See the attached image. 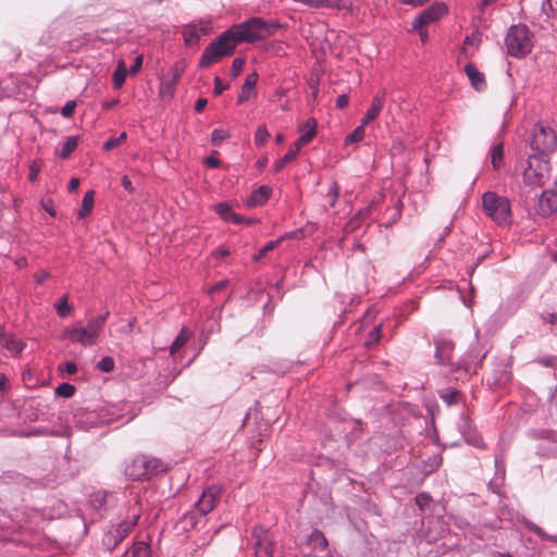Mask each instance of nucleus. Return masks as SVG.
<instances>
[{
  "label": "nucleus",
  "mask_w": 557,
  "mask_h": 557,
  "mask_svg": "<svg viewBox=\"0 0 557 557\" xmlns=\"http://www.w3.org/2000/svg\"><path fill=\"white\" fill-rule=\"evenodd\" d=\"M132 557H150L149 545L145 542H136L132 547Z\"/></svg>",
  "instance_id": "nucleus-40"
},
{
  "label": "nucleus",
  "mask_w": 557,
  "mask_h": 557,
  "mask_svg": "<svg viewBox=\"0 0 557 557\" xmlns=\"http://www.w3.org/2000/svg\"><path fill=\"white\" fill-rule=\"evenodd\" d=\"M184 72V65L176 62L168 73L161 78L159 96L163 101H169L174 97L176 84Z\"/></svg>",
  "instance_id": "nucleus-11"
},
{
  "label": "nucleus",
  "mask_w": 557,
  "mask_h": 557,
  "mask_svg": "<svg viewBox=\"0 0 557 557\" xmlns=\"http://www.w3.org/2000/svg\"><path fill=\"white\" fill-rule=\"evenodd\" d=\"M510 380V372L503 370L502 373L495 379L496 384H506Z\"/></svg>",
  "instance_id": "nucleus-62"
},
{
  "label": "nucleus",
  "mask_w": 557,
  "mask_h": 557,
  "mask_svg": "<svg viewBox=\"0 0 557 557\" xmlns=\"http://www.w3.org/2000/svg\"><path fill=\"white\" fill-rule=\"evenodd\" d=\"M252 536L255 539V556L273 557L274 543L270 540L268 531L263 527H255Z\"/></svg>",
  "instance_id": "nucleus-14"
},
{
  "label": "nucleus",
  "mask_w": 557,
  "mask_h": 557,
  "mask_svg": "<svg viewBox=\"0 0 557 557\" xmlns=\"http://www.w3.org/2000/svg\"><path fill=\"white\" fill-rule=\"evenodd\" d=\"M59 370L64 371L67 374H74L77 372V366H76V363L69 361L63 364H60Z\"/></svg>",
  "instance_id": "nucleus-58"
},
{
  "label": "nucleus",
  "mask_w": 557,
  "mask_h": 557,
  "mask_svg": "<svg viewBox=\"0 0 557 557\" xmlns=\"http://www.w3.org/2000/svg\"><path fill=\"white\" fill-rule=\"evenodd\" d=\"M231 222H232V223H234V224H237V225H239V224H247V225H250V224L256 223V222H257V220H256V219H250V218H249V219H247V218H244V216H242V215H239V214L235 213V215H234V218L232 219V221H231Z\"/></svg>",
  "instance_id": "nucleus-57"
},
{
  "label": "nucleus",
  "mask_w": 557,
  "mask_h": 557,
  "mask_svg": "<svg viewBox=\"0 0 557 557\" xmlns=\"http://www.w3.org/2000/svg\"><path fill=\"white\" fill-rule=\"evenodd\" d=\"M108 317L109 312L107 311L90 318L86 325L75 324L67 326L62 331L61 337L73 344H79L85 347L94 346L97 344L103 331Z\"/></svg>",
  "instance_id": "nucleus-4"
},
{
  "label": "nucleus",
  "mask_w": 557,
  "mask_h": 557,
  "mask_svg": "<svg viewBox=\"0 0 557 557\" xmlns=\"http://www.w3.org/2000/svg\"><path fill=\"white\" fill-rule=\"evenodd\" d=\"M438 395L444 403L451 406L458 403L460 393L457 389L446 388L442 389Z\"/></svg>",
  "instance_id": "nucleus-35"
},
{
  "label": "nucleus",
  "mask_w": 557,
  "mask_h": 557,
  "mask_svg": "<svg viewBox=\"0 0 557 557\" xmlns=\"http://www.w3.org/2000/svg\"><path fill=\"white\" fill-rule=\"evenodd\" d=\"M66 512V505L62 500H53L48 507L41 509L42 519L53 520Z\"/></svg>",
  "instance_id": "nucleus-22"
},
{
  "label": "nucleus",
  "mask_w": 557,
  "mask_h": 557,
  "mask_svg": "<svg viewBox=\"0 0 557 557\" xmlns=\"http://www.w3.org/2000/svg\"><path fill=\"white\" fill-rule=\"evenodd\" d=\"M495 479L490 482L491 488H493L494 485L502 484L505 479V468L503 461L498 457L495 458Z\"/></svg>",
  "instance_id": "nucleus-37"
},
{
  "label": "nucleus",
  "mask_w": 557,
  "mask_h": 557,
  "mask_svg": "<svg viewBox=\"0 0 557 557\" xmlns=\"http://www.w3.org/2000/svg\"><path fill=\"white\" fill-rule=\"evenodd\" d=\"M381 324L374 326L370 333H369V336H368V339L366 342V345L367 346H371V345H374L376 344L380 338H381Z\"/></svg>",
  "instance_id": "nucleus-47"
},
{
  "label": "nucleus",
  "mask_w": 557,
  "mask_h": 557,
  "mask_svg": "<svg viewBox=\"0 0 557 557\" xmlns=\"http://www.w3.org/2000/svg\"><path fill=\"white\" fill-rule=\"evenodd\" d=\"M193 335L194 332L189 327L183 326L178 335L175 337L172 345L170 346V355L174 356L181 348H183L188 343Z\"/></svg>",
  "instance_id": "nucleus-23"
},
{
  "label": "nucleus",
  "mask_w": 557,
  "mask_h": 557,
  "mask_svg": "<svg viewBox=\"0 0 557 557\" xmlns=\"http://www.w3.org/2000/svg\"><path fill=\"white\" fill-rule=\"evenodd\" d=\"M504 148L502 144H497L492 148V164L495 170H498L503 163Z\"/></svg>",
  "instance_id": "nucleus-39"
},
{
  "label": "nucleus",
  "mask_w": 557,
  "mask_h": 557,
  "mask_svg": "<svg viewBox=\"0 0 557 557\" xmlns=\"http://www.w3.org/2000/svg\"><path fill=\"white\" fill-rule=\"evenodd\" d=\"M206 34V28L197 27L196 25H188L183 30V38L186 45H197L200 37Z\"/></svg>",
  "instance_id": "nucleus-25"
},
{
  "label": "nucleus",
  "mask_w": 557,
  "mask_h": 557,
  "mask_svg": "<svg viewBox=\"0 0 557 557\" xmlns=\"http://www.w3.org/2000/svg\"><path fill=\"white\" fill-rule=\"evenodd\" d=\"M309 542L317 549H325L327 547V540L324 534L319 530H313L309 535Z\"/></svg>",
  "instance_id": "nucleus-33"
},
{
  "label": "nucleus",
  "mask_w": 557,
  "mask_h": 557,
  "mask_svg": "<svg viewBox=\"0 0 557 557\" xmlns=\"http://www.w3.org/2000/svg\"><path fill=\"white\" fill-rule=\"evenodd\" d=\"M317 121L315 119L307 120L306 124L300 127L301 135L294 143L299 149L307 145L317 134Z\"/></svg>",
  "instance_id": "nucleus-20"
},
{
  "label": "nucleus",
  "mask_w": 557,
  "mask_h": 557,
  "mask_svg": "<svg viewBox=\"0 0 557 557\" xmlns=\"http://www.w3.org/2000/svg\"><path fill=\"white\" fill-rule=\"evenodd\" d=\"M244 64H245V61L240 58H236L233 60L232 71H233L234 76H237L242 72Z\"/></svg>",
  "instance_id": "nucleus-59"
},
{
  "label": "nucleus",
  "mask_w": 557,
  "mask_h": 557,
  "mask_svg": "<svg viewBox=\"0 0 557 557\" xmlns=\"http://www.w3.org/2000/svg\"><path fill=\"white\" fill-rule=\"evenodd\" d=\"M221 487L211 485L203 490L200 498L196 503V509L201 516L211 512L221 498Z\"/></svg>",
  "instance_id": "nucleus-13"
},
{
  "label": "nucleus",
  "mask_w": 557,
  "mask_h": 557,
  "mask_svg": "<svg viewBox=\"0 0 557 557\" xmlns=\"http://www.w3.org/2000/svg\"><path fill=\"white\" fill-rule=\"evenodd\" d=\"M0 345L4 347L8 351L11 352L12 356L18 355L23 349V344L21 341L5 336L3 331L0 329Z\"/></svg>",
  "instance_id": "nucleus-27"
},
{
  "label": "nucleus",
  "mask_w": 557,
  "mask_h": 557,
  "mask_svg": "<svg viewBox=\"0 0 557 557\" xmlns=\"http://www.w3.org/2000/svg\"><path fill=\"white\" fill-rule=\"evenodd\" d=\"M531 149L534 154L548 157L557 149V135L555 131L539 122L534 125L531 136Z\"/></svg>",
  "instance_id": "nucleus-8"
},
{
  "label": "nucleus",
  "mask_w": 557,
  "mask_h": 557,
  "mask_svg": "<svg viewBox=\"0 0 557 557\" xmlns=\"http://www.w3.org/2000/svg\"><path fill=\"white\" fill-rule=\"evenodd\" d=\"M537 211L542 216H548L557 211V194L553 189L542 193Z\"/></svg>",
  "instance_id": "nucleus-16"
},
{
  "label": "nucleus",
  "mask_w": 557,
  "mask_h": 557,
  "mask_svg": "<svg viewBox=\"0 0 557 557\" xmlns=\"http://www.w3.org/2000/svg\"><path fill=\"white\" fill-rule=\"evenodd\" d=\"M97 369L106 373L112 372L114 370L113 358L110 356L103 357L101 360L98 361Z\"/></svg>",
  "instance_id": "nucleus-44"
},
{
  "label": "nucleus",
  "mask_w": 557,
  "mask_h": 557,
  "mask_svg": "<svg viewBox=\"0 0 557 557\" xmlns=\"http://www.w3.org/2000/svg\"><path fill=\"white\" fill-rule=\"evenodd\" d=\"M276 27L278 25L260 17H251L243 23L233 25L208 45L200 59V67H207L223 57L232 54L240 42H255L264 38Z\"/></svg>",
  "instance_id": "nucleus-1"
},
{
  "label": "nucleus",
  "mask_w": 557,
  "mask_h": 557,
  "mask_svg": "<svg viewBox=\"0 0 557 557\" xmlns=\"http://www.w3.org/2000/svg\"><path fill=\"white\" fill-rule=\"evenodd\" d=\"M121 184H122L123 188L125 190H127L128 193H133L134 191V187H133L132 181L129 180V177L127 175H124L122 177Z\"/></svg>",
  "instance_id": "nucleus-64"
},
{
  "label": "nucleus",
  "mask_w": 557,
  "mask_h": 557,
  "mask_svg": "<svg viewBox=\"0 0 557 557\" xmlns=\"http://www.w3.org/2000/svg\"><path fill=\"white\" fill-rule=\"evenodd\" d=\"M348 103H349V98L346 95H341L336 99V107L338 109H344L345 107L348 106Z\"/></svg>",
  "instance_id": "nucleus-63"
},
{
  "label": "nucleus",
  "mask_w": 557,
  "mask_h": 557,
  "mask_svg": "<svg viewBox=\"0 0 557 557\" xmlns=\"http://www.w3.org/2000/svg\"><path fill=\"white\" fill-rule=\"evenodd\" d=\"M144 57L137 55L134 60L133 65L129 67V73L135 75L143 66Z\"/></svg>",
  "instance_id": "nucleus-60"
},
{
  "label": "nucleus",
  "mask_w": 557,
  "mask_h": 557,
  "mask_svg": "<svg viewBox=\"0 0 557 557\" xmlns=\"http://www.w3.org/2000/svg\"><path fill=\"white\" fill-rule=\"evenodd\" d=\"M321 8H332L350 11L352 4L351 2H348L346 0H322Z\"/></svg>",
  "instance_id": "nucleus-38"
},
{
  "label": "nucleus",
  "mask_w": 557,
  "mask_h": 557,
  "mask_svg": "<svg viewBox=\"0 0 557 557\" xmlns=\"http://www.w3.org/2000/svg\"><path fill=\"white\" fill-rule=\"evenodd\" d=\"M282 242L280 238H277L275 240L268 242L262 248H260L259 252L253 256V261L261 260L268 252L275 249Z\"/></svg>",
  "instance_id": "nucleus-41"
},
{
  "label": "nucleus",
  "mask_w": 557,
  "mask_h": 557,
  "mask_svg": "<svg viewBox=\"0 0 557 557\" xmlns=\"http://www.w3.org/2000/svg\"><path fill=\"white\" fill-rule=\"evenodd\" d=\"M466 438V441L475 446V447H481L483 445V442H482V438L476 434L475 431H472L470 433H468L466 436H463Z\"/></svg>",
  "instance_id": "nucleus-51"
},
{
  "label": "nucleus",
  "mask_w": 557,
  "mask_h": 557,
  "mask_svg": "<svg viewBox=\"0 0 557 557\" xmlns=\"http://www.w3.org/2000/svg\"><path fill=\"white\" fill-rule=\"evenodd\" d=\"M75 419L82 426H97L109 421V419H100L95 411L82 408L76 410Z\"/></svg>",
  "instance_id": "nucleus-18"
},
{
  "label": "nucleus",
  "mask_w": 557,
  "mask_h": 557,
  "mask_svg": "<svg viewBox=\"0 0 557 557\" xmlns=\"http://www.w3.org/2000/svg\"><path fill=\"white\" fill-rule=\"evenodd\" d=\"M366 126L362 122L357 126L350 134L345 137L344 145L349 146L352 144L360 143L366 136Z\"/></svg>",
  "instance_id": "nucleus-31"
},
{
  "label": "nucleus",
  "mask_w": 557,
  "mask_h": 557,
  "mask_svg": "<svg viewBox=\"0 0 557 557\" xmlns=\"http://www.w3.org/2000/svg\"><path fill=\"white\" fill-rule=\"evenodd\" d=\"M431 502V497L426 493H420L416 496V504L421 509L424 510Z\"/></svg>",
  "instance_id": "nucleus-48"
},
{
  "label": "nucleus",
  "mask_w": 557,
  "mask_h": 557,
  "mask_svg": "<svg viewBox=\"0 0 557 557\" xmlns=\"http://www.w3.org/2000/svg\"><path fill=\"white\" fill-rule=\"evenodd\" d=\"M230 136L228 132L223 128H215L211 134V143L214 146H219L224 139Z\"/></svg>",
  "instance_id": "nucleus-46"
},
{
  "label": "nucleus",
  "mask_w": 557,
  "mask_h": 557,
  "mask_svg": "<svg viewBox=\"0 0 557 557\" xmlns=\"http://www.w3.org/2000/svg\"><path fill=\"white\" fill-rule=\"evenodd\" d=\"M37 436H50L52 438L51 444L54 447H59L63 450L62 459L59 461L55 469L54 479L52 481H63L72 475V471L69 469V450H70V436L71 428L63 423L58 417V423H54L51 428L44 425L37 426ZM50 444V442H47Z\"/></svg>",
  "instance_id": "nucleus-2"
},
{
  "label": "nucleus",
  "mask_w": 557,
  "mask_h": 557,
  "mask_svg": "<svg viewBox=\"0 0 557 557\" xmlns=\"http://www.w3.org/2000/svg\"><path fill=\"white\" fill-rule=\"evenodd\" d=\"M126 76L127 67L125 65V62L120 60L112 75L113 86L115 89L122 88V86L125 83Z\"/></svg>",
  "instance_id": "nucleus-29"
},
{
  "label": "nucleus",
  "mask_w": 557,
  "mask_h": 557,
  "mask_svg": "<svg viewBox=\"0 0 557 557\" xmlns=\"http://www.w3.org/2000/svg\"><path fill=\"white\" fill-rule=\"evenodd\" d=\"M60 318H66L73 311V307L69 305V295L63 294L61 298L53 305Z\"/></svg>",
  "instance_id": "nucleus-30"
},
{
  "label": "nucleus",
  "mask_w": 557,
  "mask_h": 557,
  "mask_svg": "<svg viewBox=\"0 0 557 557\" xmlns=\"http://www.w3.org/2000/svg\"><path fill=\"white\" fill-rule=\"evenodd\" d=\"M361 223H362V221L359 219V216L355 215L345 225V231L354 232L355 230L360 227Z\"/></svg>",
  "instance_id": "nucleus-54"
},
{
  "label": "nucleus",
  "mask_w": 557,
  "mask_h": 557,
  "mask_svg": "<svg viewBox=\"0 0 557 557\" xmlns=\"http://www.w3.org/2000/svg\"><path fill=\"white\" fill-rule=\"evenodd\" d=\"M270 138V132L268 131L265 125H260L255 132L253 143L256 147H262L267 140Z\"/></svg>",
  "instance_id": "nucleus-36"
},
{
  "label": "nucleus",
  "mask_w": 557,
  "mask_h": 557,
  "mask_svg": "<svg viewBox=\"0 0 557 557\" xmlns=\"http://www.w3.org/2000/svg\"><path fill=\"white\" fill-rule=\"evenodd\" d=\"M79 141V136H69L62 144L60 150L57 151V154L61 159H67L71 156V153L77 148Z\"/></svg>",
  "instance_id": "nucleus-28"
},
{
  "label": "nucleus",
  "mask_w": 557,
  "mask_h": 557,
  "mask_svg": "<svg viewBox=\"0 0 557 557\" xmlns=\"http://www.w3.org/2000/svg\"><path fill=\"white\" fill-rule=\"evenodd\" d=\"M117 503V495L114 492L103 490L96 491L89 495L87 509L92 513V521L102 519L104 515Z\"/></svg>",
  "instance_id": "nucleus-10"
},
{
  "label": "nucleus",
  "mask_w": 557,
  "mask_h": 557,
  "mask_svg": "<svg viewBox=\"0 0 557 557\" xmlns=\"http://www.w3.org/2000/svg\"><path fill=\"white\" fill-rule=\"evenodd\" d=\"M465 73L467 74V77L470 81L472 87L476 91L485 90L486 83L484 74L481 73L472 63H468L465 65Z\"/></svg>",
  "instance_id": "nucleus-19"
},
{
  "label": "nucleus",
  "mask_w": 557,
  "mask_h": 557,
  "mask_svg": "<svg viewBox=\"0 0 557 557\" xmlns=\"http://www.w3.org/2000/svg\"><path fill=\"white\" fill-rule=\"evenodd\" d=\"M76 108V102L74 100L67 101L61 109V114L64 117H71Z\"/></svg>",
  "instance_id": "nucleus-53"
},
{
  "label": "nucleus",
  "mask_w": 557,
  "mask_h": 557,
  "mask_svg": "<svg viewBox=\"0 0 557 557\" xmlns=\"http://www.w3.org/2000/svg\"><path fill=\"white\" fill-rule=\"evenodd\" d=\"M301 149H299L295 144H293L288 151L278 160H276L273 164L274 172L278 173L281 172L286 164L290 163L293 160L296 159L297 154L300 152Z\"/></svg>",
  "instance_id": "nucleus-26"
},
{
  "label": "nucleus",
  "mask_w": 557,
  "mask_h": 557,
  "mask_svg": "<svg viewBox=\"0 0 557 557\" xmlns=\"http://www.w3.org/2000/svg\"><path fill=\"white\" fill-rule=\"evenodd\" d=\"M480 42V36L479 34H471L466 37L465 39V46H474L478 47Z\"/></svg>",
  "instance_id": "nucleus-61"
},
{
  "label": "nucleus",
  "mask_w": 557,
  "mask_h": 557,
  "mask_svg": "<svg viewBox=\"0 0 557 557\" xmlns=\"http://www.w3.org/2000/svg\"><path fill=\"white\" fill-rule=\"evenodd\" d=\"M270 196V188L268 186H260L251 193L247 199L248 207H258L267 202Z\"/></svg>",
  "instance_id": "nucleus-24"
},
{
  "label": "nucleus",
  "mask_w": 557,
  "mask_h": 557,
  "mask_svg": "<svg viewBox=\"0 0 557 557\" xmlns=\"http://www.w3.org/2000/svg\"><path fill=\"white\" fill-rule=\"evenodd\" d=\"M214 211L219 214V216L225 221L231 222L234 218L235 213L231 207V205L226 201H222L215 205Z\"/></svg>",
  "instance_id": "nucleus-32"
},
{
  "label": "nucleus",
  "mask_w": 557,
  "mask_h": 557,
  "mask_svg": "<svg viewBox=\"0 0 557 557\" xmlns=\"http://www.w3.org/2000/svg\"><path fill=\"white\" fill-rule=\"evenodd\" d=\"M302 236H304V231L301 228H299V230H295V231L285 233L284 235H282L280 237V239H281V242H283L285 239H299Z\"/></svg>",
  "instance_id": "nucleus-55"
},
{
  "label": "nucleus",
  "mask_w": 557,
  "mask_h": 557,
  "mask_svg": "<svg viewBox=\"0 0 557 557\" xmlns=\"http://www.w3.org/2000/svg\"><path fill=\"white\" fill-rule=\"evenodd\" d=\"M482 208L486 216L499 226L509 225L512 221L510 200L495 191H485L482 195Z\"/></svg>",
  "instance_id": "nucleus-5"
},
{
  "label": "nucleus",
  "mask_w": 557,
  "mask_h": 557,
  "mask_svg": "<svg viewBox=\"0 0 557 557\" xmlns=\"http://www.w3.org/2000/svg\"><path fill=\"white\" fill-rule=\"evenodd\" d=\"M228 88L227 84H224L220 77L214 78V89L213 92L215 96L221 95L224 90Z\"/></svg>",
  "instance_id": "nucleus-56"
},
{
  "label": "nucleus",
  "mask_w": 557,
  "mask_h": 557,
  "mask_svg": "<svg viewBox=\"0 0 557 557\" xmlns=\"http://www.w3.org/2000/svg\"><path fill=\"white\" fill-rule=\"evenodd\" d=\"M537 362L547 368H556L557 367V357L545 356V357L539 358Z\"/></svg>",
  "instance_id": "nucleus-52"
},
{
  "label": "nucleus",
  "mask_w": 557,
  "mask_h": 557,
  "mask_svg": "<svg viewBox=\"0 0 557 557\" xmlns=\"http://www.w3.org/2000/svg\"><path fill=\"white\" fill-rule=\"evenodd\" d=\"M162 471H164V466L160 459L145 455L129 459L124 469L125 475L134 481L157 475Z\"/></svg>",
  "instance_id": "nucleus-7"
},
{
  "label": "nucleus",
  "mask_w": 557,
  "mask_h": 557,
  "mask_svg": "<svg viewBox=\"0 0 557 557\" xmlns=\"http://www.w3.org/2000/svg\"><path fill=\"white\" fill-rule=\"evenodd\" d=\"M258 82V74L256 72L247 75L244 85L242 86L240 94L237 98V103L243 104L255 95V88Z\"/></svg>",
  "instance_id": "nucleus-21"
},
{
  "label": "nucleus",
  "mask_w": 557,
  "mask_h": 557,
  "mask_svg": "<svg viewBox=\"0 0 557 557\" xmlns=\"http://www.w3.org/2000/svg\"><path fill=\"white\" fill-rule=\"evenodd\" d=\"M508 54L513 58H524L534 46L533 34L524 24L511 25L505 38Z\"/></svg>",
  "instance_id": "nucleus-6"
},
{
  "label": "nucleus",
  "mask_w": 557,
  "mask_h": 557,
  "mask_svg": "<svg viewBox=\"0 0 557 557\" xmlns=\"http://www.w3.org/2000/svg\"><path fill=\"white\" fill-rule=\"evenodd\" d=\"M339 188L336 182L332 183L329 191L330 199V207H335L337 199H338Z\"/></svg>",
  "instance_id": "nucleus-50"
},
{
  "label": "nucleus",
  "mask_w": 557,
  "mask_h": 557,
  "mask_svg": "<svg viewBox=\"0 0 557 557\" xmlns=\"http://www.w3.org/2000/svg\"><path fill=\"white\" fill-rule=\"evenodd\" d=\"M141 516V506L138 499L128 503L126 515L120 521L112 523L104 531L102 546L112 552L124 539H126L137 525Z\"/></svg>",
  "instance_id": "nucleus-3"
},
{
  "label": "nucleus",
  "mask_w": 557,
  "mask_h": 557,
  "mask_svg": "<svg viewBox=\"0 0 557 557\" xmlns=\"http://www.w3.org/2000/svg\"><path fill=\"white\" fill-rule=\"evenodd\" d=\"M94 207V191L89 190L85 194L83 201H82V208L78 212L79 218H85L88 215Z\"/></svg>",
  "instance_id": "nucleus-34"
},
{
  "label": "nucleus",
  "mask_w": 557,
  "mask_h": 557,
  "mask_svg": "<svg viewBox=\"0 0 557 557\" xmlns=\"http://www.w3.org/2000/svg\"><path fill=\"white\" fill-rule=\"evenodd\" d=\"M539 438L547 440L549 443H556V433L550 430H542L534 433Z\"/></svg>",
  "instance_id": "nucleus-49"
},
{
  "label": "nucleus",
  "mask_w": 557,
  "mask_h": 557,
  "mask_svg": "<svg viewBox=\"0 0 557 557\" xmlns=\"http://www.w3.org/2000/svg\"><path fill=\"white\" fill-rule=\"evenodd\" d=\"M385 96L386 91L381 90L373 97L371 107L367 110L366 114L361 119L363 125L370 124L380 115L385 104Z\"/></svg>",
  "instance_id": "nucleus-17"
},
{
  "label": "nucleus",
  "mask_w": 557,
  "mask_h": 557,
  "mask_svg": "<svg viewBox=\"0 0 557 557\" xmlns=\"http://www.w3.org/2000/svg\"><path fill=\"white\" fill-rule=\"evenodd\" d=\"M447 11V5L444 2H436L430 5L413 18L410 32H418L423 26L436 22L444 16Z\"/></svg>",
  "instance_id": "nucleus-12"
},
{
  "label": "nucleus",
  "mask_w": 557,
  "mask_h": 557,
  "mask_svg": "<svg viewBox=\"0 0 557 557\" xmlns=\"http://www.w3.org/2000/svg\"><path fill=\"white\" fill-rule=\"evenodd\" d=\"M455 345L448 338H440L435 341V359L441 366H451V371H457L461 366L451 362V354Z\"/></svg>",
  "instance_id": "nucleus-15"
},
{
  "label": "nucleus",
  "mask_w": 557,
  "mask_h": 557,
  "mask_svg": "<svg viewBox=\"0 0 557 557\" xmlns=\"http://www.w3.org/2000/svg\"><path fill=\"white\" fill-rule=\"evenodd\" d=\"M459 431L463 436H466L468 433L472 432V424L469 419V417L466 413H462L460 416L459 422H458Z\"/></svg>",
  "instance_id": "nucleus-45"
},
{
  "label": "nucleus",
  "mask_w": 557,
  "mask_h": 557,
  "mask_svg": "<svg viewBox=\"0 0 557 557\" xmlns=\"http://www.w3.org/2000/svg\"><path fill=\"white\" fill-rule=\"evenodd\" d=\"M549 176L547 157L532 154L528 159V166L523 171V182L530 186H541Z\"/></svg>",
  "instance_id": "nucleus-9"
},
{
  "label": "nucleus",
  "mask_w": 557,
  "mask_h": 557,
  "mask_svg": "<svg viewBox=\"0 0 557 557\" xmlns=\"http://www.w3.org/2000/svg\"><path fill=\"white\" fill-rule=\"evenodd\" d=\"M74 393H75V387H74V385H72L70 383H62V384L58 385V387L55 388V395L63 397V398H69L71 396H73Z\"/></svg>",
  "instance_id": "nucleus-43"
},
{
  "label": "nucleus",
  "mask_w": 557,
  "mask_h": 557,
  "mask_svg": "<svg viewBox=\"0 0 557 557\" xmlns=\"http://www.w3.org/2000/svg\"><path fill=\"white\" fill-rule=\"evenodd\" d=\"M126 139V133H121L116 137H110L107 141L103 144V150L109 151L120 145H122Z\"/></svg>",
  "instance_id": "nucleus-42"
}]
</instances>
